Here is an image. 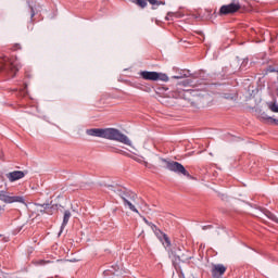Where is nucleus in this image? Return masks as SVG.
Returning <instances> with one entry per match:
<instances>
[{
	"mask_svg": "<svg viewBox=\"0 0 278 278\" xmlns=\"http://www.w3.org/2000/svg\"><path fill=\"white\" fill-rule=\"evenodd\" d=\"M165 21H173V15H168L167 13V15L165 16Z\"/></svg>",
	"mask_w": 278,
	"mask_h": 278,
	"instance_id": "26",
	"label": "nucleus"
},
{
	"mask_svg": "<svg viewBox=\"0 0 278 278\" xmlns=\"http://www.w3.org/2000/svg\"><path fill=\"white\" fill-rule=\"evenodd\" d=\"M169 257L173 260V262H188V260H190V256L182 252L181 247H174L170 249Z\"/></svg>",
	"mask_w": 278,
	"mask_h": 278,
	"instance_id": "8",
	"label": "nucleus"
},
{
	"mask_svg": "<svg viewBox=\"0 0 278 278\" xmlns=\"http://www.w3.org/2000/svg\"><path fill=\"white\" fill-rule=\"evenodd\" d=\"M182 86H190L191 88H197V83L193 79H187L180 83Z\"/></svg>",
	"mask_w": 278,
	"mask_h": 278,
	"instance_id": "15",
	"label": "nucleus"
},
{
	"mask_svg": "<svg viewBox=\"0 0 278 278\" xmlns=\"http://www.w3.org/2000/svg\"><path fill=\"white\" fill-rule=\"evenodd\" d=\"M87 136L96 138H105L106 140H115L127 147H131V140L125 134L116 128H90L86 130Z\"/></svg>",
	"mask_w": 278,
	"mask_h": 278,
	"instance_id": "1",
	"label": "nucleus"
},
{
	"mask_svg": "<svg viewBox=\"0 0 278 278\" xmlns=\"http://www.w3.org/2000/svg\"><path fill=\"white\" fill-rule=\"evenodd\" d=\"M140 76L142 79L147 81H168V76L166 74L157 73V72H140Z\"/></svg>",
	"mask_w": 278,
	"mask_h": 278,
	"instance_id": "6",
	"label": "nucleus"
},
{
	"mask_svg": "<svg viewBox=\"0 0 278 278\" xmlns=\"http://www.w3.org/2000/svg\"><path fill=\"white\" fill-rule=\"evenodd\" d=\"M3 241H4V242H8V238L4 237V238H3Z\"/></svg>",
	"mask_w": 278,
	"mask_h": 278,
	"instance_id": "30",
	"label": "nucleus"
},
{
	"mask_svg": "<svg viewBox=\"0 0 278 278\" xmlns=\"http://www.w3.org/2000/svg\"><path fill=\"white\" fill-rule=\"evenodd\" d=\"M124 205H128V207L131 212H136V214H138V208H136V206L134 204H131V202L129 200H127V202H124Z\"/></svg>",
	"mask_w": 278,
	"mask_h": 278,
	"instance_id": "19",
	"label": "nucleus"
},
{
	"mask_svg": "<svg viewBox=\"0 0 278 278\" xmlns=\"http://www.w3.org/2000/svg\"><path fill=\"white\" fill-rule=\"evenodd\" d=\"M267 71H268V73H277V74H278V67L275 68L273 65H269V66L267 67Z\"/></svg>",
	"mask_w": 278,
	"mask_h": 278,
	"instance_id": "22",
	"label": "nucleus"
},
{
	"mask_svg": "<svg viewBox=\"0 0 278 278\" xmlns=\"http://www.w3.org/2000/svg\"><path fill=\"white\" fill-rule=\"evenodd\" d=\"M0 201L2 203H24L25 204V198L22 195H12L8 191H0Z\"/></svg>",
	"mask_w": 278,
	"mask_h": 278,
	"instance_id": "7",
	"label": "nucleus"
},
{
	"mask_svg": "<svg viewBox=\"0 0 278 278\" xmlns=\"http://www.w3.org/2000/svg\"><path fill=\"white\" fill-rule=\"evenodd\" d=\"M112 268L116 271V270H118V268H121V267H118V265H115V266H112Z\"/></svg>",
	"mask_w": 278,
	"mask_h": 278,
	"instance_id": "29",
	"label": "nucleus"
},
{
	"mask_svg": "<svg viewBox=\"0 0 278 278\" xmlns=\"http://www.w3.org/2000/svg\"><path fill=\"white\" fill-rule=\"evenodd\" d=\"M261 121H267V123H275V125H278V119L268 116L266 113L261 114Z\"/></svg>",
	"mask_w": 278,
	"mask_h": 278,
	"instance_id": "14",
	"label": "nucleus"
},
{
	"mask_svg": "<svg viewBox=\"0 0 278 278\" xmlns=\"http://www.w3.org/2000/svg\"><path fill=\"white\" fill-rule=\"evenodd\" d=\"M0 73H9L11 77H14L18 73V67L8 56L0 58Z\"/></svg>",
	"mask_w": 278,
	"mask_h": 278,
	"instance_id": "3",
	"label": "nucleus"
},
{
	"mask_svg": "<svg viewBox=\"0 0 278 278\" xmlns=\"http://www.w3.org/2000/svg\"><path fill=\"white\" fill-rule=\"evenodd\" d=\"M17 49H21V45H18V43H16V45L14 46V51H17Z\"/></svg>",
	"mask_w": 278,
	"mask_h": 278,
	"instance_id": "28",
	"label": "nucleus"
},
{
	"mask_svg": "<svg viewBox=\"0 0 278 278\" xmlns=\"http://www.w3.org/2000/svg\"><path fill=\"white\" fill-rule=\"evenodd\" d=\"M268 108L271 112L278 113V105L277 102H271L268 104Z\"/></svg>",
	"mask_w": 278,
	"mask_h": 278,
	"instance_id": "20",
	"label": "nucleus"
},
{
	"mask_svg": "<svg viewBox=\"0 0 278 278\" xmlns=\"http://www.w3.org/2000/svg\"><path fill=\"white\" fill-rule=\"evenodd\" d=\"M144 166H149V163H148V162H144Z\"/></svg>",
	"mask_w": 278,
	"mask_h": 278,
	"instance_id": "31",
	"label": "nucleus"
},
{
	"mask_svg": "<svg viewBox=\"0 0 278 278\" xmlns=\"http://www.w3.org/2000/svg\"><path fill=\"white\" fill-rule=\"evenodd\" d=\"M242 5H240V2L233 0L229 4H224L219 9V16H229V14H236V12H240V9Z\"/></svg>",
	"mask_w": 278,
	"mask_h": 278,
	"instance_id": "5",
	"label": "nucleus"
},
{
	"mask_svg": "<svg viewBox=\"0 0 278 278\" xmlns=\"http://www.w3.org/2000/svg\"><path fill=\"white\" fill-rule=\"evenodd\" d=\"M37 207H42V208H39L38 211L43 213V214H48V210H49V204H37Z\"/></svg>",
	"mask_w": 278,
	"mask_h": 278,
	"instance_id": "18",
	"label": "nucleus"
},
{
	"mask_svg": "<svg viewBox=\"0 0 278 278\" xmlns=\"http://www.w3.org/2000/svg\"><path fill=\"white\" fill-rule=\"evenodd\" d=\"M227 273V267L223 264H213L211 268V275L213 278H223V276Z\"/></svg>",
	"mask_w": 278,
	"mask_h": 278,
	"instance_id": "9",
	"label": "nucleus"
},
{
	"mask_svg": "<svg viewBox=\"0 0 278 278\" xmlns=\"http://www.w3.org/2000/svg\"><path fill=\"white\" fill-rule=\"evenodd\" d=\"M152 231L155 233L156 238L162 242L163 238L166 236L163 231L157 228V226L152 225Z\"/></svg>",
	"mask_w": 278,
	"mask_h": 278,
	"instance_id": "12",
	"label": "nucleus"
},
{
	"mask_svg": "<svg viewBox=\"0 0 278 278\" xmlns=\"http://www.w3.org/2000/svg\"><path fill=\"white\" fill-rule=\"evenodd\" d=\"M184 77H190L186 72L180 73L178 76H173V79H184Z\"/></svg>",
	"mask_w": 278,
	"mask_h": 278,
	"instance_id": "21",
	"label": "nucleus"
},
{
	"mask_svg": "<svg viewBox=\"0 0 278 278\" xmlns=\"http://www.w3.org/2000/svg\"><path fill=\"white\" fill-rule=\"evenodd\" d=\"M151 5H164V2H159L157 0H148ZM139 8H144L147 5V0H136Z\"/></svg>",
	"mask_w": 278,
	"mask_h": 278,
	"instance_id": "11",
	"label": "nucleus"
},
{
	"mask_svg": "<svg viewBox=\"0 0 278 278\" xmlns=\"http://www.w3.org/2000/svg\"><path fill=\"white\" fill-rule=\"evenodd\" d=\"M267 216H268V218H270L271 220H275L276 223H278L277 216H275L273 213L267 212Z\"/></svg>",
	"mask_w": 278,
	"mask_h": 278,
	"instance_id": "23",
	"label": "nucleus"
},
{
	"mask_svg": "<svg viewBox=\"0 0 278 278\" xmlns=\"http://www.w3.org/2000/svg\"><path fill=\"white\" fill-rule=\"evenodd\" d=\"M162 242H163V245L165 247V249H168V247H170V238H168V235H165L163 237Z\"/></svg>",
	"mask_w": 278,
	"mask_h": 278,
	"instance_id": "16",
	"label": "nucleus"
},
{
	"mask_svg": "<svg viewBox=\"0 0 278 278\" xmlns=\"http://www.w3.org/2000/svg\"><path fill=\"white\" fill-rule=\"evenodd\" d=\"M68 220H71V211H65L64 216H63V223L61 226V231H62V229L65 228L66 225H68Z\"/></svg>",
	"mask_w": 278,
	"mask_h": 278,
	"instance_id": "13",
	"label": "nucleus"
},
{
	"mask_svg": "<svg viewBox=\"0 0 278 278\" xmlns=\"http://www.w3.org/2000/svg\"><path fill=\"white\" fill-rule=\"evenodd\" d=\"M36 16V12L34 11V8L30 7V18H34Z\"/></svg>",
	"mask_w": 278,
	"mask_h": 278,
	"instance_id": "25",
	"label": "nucleus"
},
{
	"mask_svg": "<svg viewBox=\"0 0 278 278\" xmlns=\"http://www.w3.org/2000/svg\"><path fill=\"white\" fill-rule=\"evenodd\" d=\"M25 175H27V170H14V172H10L9 174H7V179H9V181L11 184H14V181H18V179H23L25 177Z\"/></svg>",
	"mask_w": 278,
	"mask_h": 278,
	"instance_id": "10",
	"label": "nucleus"
},
{
	"mask_svg": "<svg viewBox=\"0 0 278 278\" xmlns=\"http://www.w3.org/2000/svg\"><path fill=\"white\" fill-rule=\"evenodd\" d=\"M202 229H203V231H205L207 229H212V225L203 226Z\"/></svg>",
	"mask_w": 278,
	"mask_h": 278,
	"instance_id": "27",
	"label": "nucleus"
},
{
	"mask_svg": "<svg viewBox=\"0 0 278 278\" xmlns=\"http://www.w3.org/2000/svg\"><path fill=\"white\" fill-rule=\"evenodd\" d=\"M0 238H2V235H0Z\"/></svg>",
	"mask_w": 278,
	"mask_h": 278,
	"instance_id": "32",
	"label": "nucleus"
},
{
	"mask_svg": "<svg viewBox=\"0 0 278 278\" xmlns=\"http://www.w3.org/2000/svg\"><path fill=\"white\" fill-rule=\"evenodd\" d=\"M168 16H173V18H184V13H180V12H168Z\"/></svg>",
	"mask_w": 278,
	"mask_h": 278,
	"instance_id": "17",
	"label": "nucleus"
},
{
	"mask_svg": "<svg viewBox=\"0 0 278 278\" xmlns=\"http://www.w3.org/2000/svg\"><path fill=\"white\" fill-rule=\"evenodd\" d=\"M143 223H146V225H148L151 228H152V225H155V224H153L151 222H148L147 218H143Z\"/></svg>",
	"mask_w": 278,
	"mask_h": 278,
	"instance_id": "24",
	"label": "nucleus"
},
{
	"mask_svg": "<svg viewBox=\"0 0 278 278\" xmlns=\"http://www.w3.org/2000/svg\"><path fill=\"white\" fill-rule=\"evenodd\" d=\"M109 188L112 190V192H115V194H118L121 199H123L124 203H127L128 200L136 201V193L132 191L127 190V188L121 187V186H109Z\"/></svg>",
	"mask_w": 278,
	"mask_h": 278,
	"instance_id": "4",
	"label": "nucleus"
},
{
	"mask_svg": "<svg viewBox=\"0 0 278 278\" xmlns=\"http://www.w3.org/2000/svg\"><path fill=\"white\" fill-rule=\"evenodd\" d=\"M161 162L164 164L163 167L167 168V170H170L172 173L184 175L185 177H189V179L192 177L190 176V173L186 170V167H184L179 162L168 161L166 159H161Z\"/></svg>",
	"mask_w": 278,
	"mask_h": 278,
	"instance_id": "2",
	"label": "nucleus"
}]
</instances>
